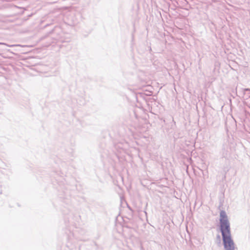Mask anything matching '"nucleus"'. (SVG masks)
Wrapping results in <instances>:
<instances>
[{"mask_svg": "<svg viewBox=\"0 0 250 250\" xmlns=\"http://www.w3.org/2000/svg\"><path fill=\"white\" fill-rule=\"evenodd\" d=\"M220 230L222 233L225 250H234V246L231 237L230 228L226 212H220Z\"/></svg>", "mask_w": 250, "mask_h": 250, "instance_id": "obj_1", "label": "nucleus"}]
</instances>
